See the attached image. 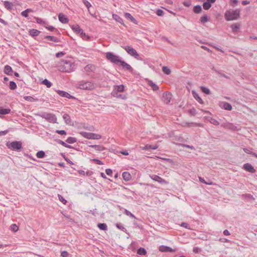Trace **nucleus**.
I'll return each mask as SVG.
<instances>
[{
    "instance_id": "obj_1",
    "label": "nucleus",
    "mask_w": 257,
    "mask_h": 257,
    "mask_svg": "<svg viewBox=\"0 0 257 257\" xmlns=\"http://www.w3.org/2000/svg\"><path fill=\"white\" fill-rule=\"evenodd\" d=\"M240 12L239 9L227 11L224 15L225 18L227 21L237 20L240 16Z\"/></svg>"
},
{
    "instance_id": "obj_2",
    "label": "nucleus",
    "mask_w": 257,
    "mask_h": 257,
    "mask_svg": "<svg viewBox=\"0 0 257 257\" xmlns=\"http://www.w3.org/2000/svg\"><path fill=\"white\" fill-rule=\"evenodd\" d=\"M6 146L9 149L17 152H20L22 149V142L18 141L8 142L6 143Z\"/></svg>"
},
{
    "instance_id": "obj_3",
    "label": "nucleus",
    "mask_w": 257,
    "mask_h": 257,
    "mask_svg": "<svg viewBox=\"0 0 257 257\" xmlns=\"http://www.w3.org/2000/svg\"><path fill=\"white\" fill-rule=\"evenodd\" d=\"M106 59L110 61L111 62L114 63L118 66L121 59L118 56L114 55L112 52H107L106 53Z\"/></svg>"
},
{
    "instance_id": "obj_4",
    "label": "nucleus",
    "mask_w": 257,
    "mask_h": 257,
    "mask_svg": "<svg viewBox=\"0 0 257 257\" xmlns=\"http://www.w3.org/2000/svg\"><path fill=\"white\" fill-rule=\"evenodd\" d=\"M74 64L69 61L66 60L63 65L60 66V70L64 72L69 73L73 71Z\"/></svg>"
},
{
    "instance_id": "obj_5",
    "label": "nucleus",
    "mask_w": 257,
    "mask_h": 257,
    "mask_svg": "<svg viewBox=\"0 0 257 257\" xmlns=\"http://www.w3.org/2000/svg\"><path fill=\"white\" fill-rule=\"evenodd\" d=\"M80 134L82 137L87 139L99 140L101 138V135L92 133L81 132Z\"/></svg>"
},
{
    "instance_id": "obj_6",
    "label": "nucleus",
    "mask_w": 257,
    "mask_h": 257,
    "mask_svg": "<svg viewBox=\"0 0 257 257\" xmlns=\"http://www.w3.org/2000/svg\"><path fill=\"white\" fill-rule=\"evenodd\" d=\"M79 88L84 90H92L94 88V86L93 83L91 81H82L79 84Z\"/></svg>"
},
{
    "instance_id": "obj_7",
    "label": "nucleus",
    "mask_w": 257,
    "mask_h": 257,
    "mask_svg": "<svg viewBox=\"0 0 257 257\" xmlns=\"http://www.w3.org/2000/svg\"><path fill=\"white\" fill-rule=\"evenodd\" d=\"M39 115L50 122H55L57 120V118L55 115L50 113L43 112Z\"/></svg>"
},
{
    "instance_id": "obj_8",
    "label": "nucleus",
    "mask_w": 257,
    "mask_h": 257,
    "mask_svg": "<svg viewBox=\"0 0 257 257\" xmlns=\"http://www.w3.org/2000/svg\"><path fill=\"white\" fill-rule=\"evenodd\" d=\"M118 66L121 67L123 70H127L130 72H132L133 71V68L131 66V65L123 60H121L120 62L118 64Z\"/></svg>"
},
{
    "instance_id": "obj_9",
    "label": "nucleus",
    "mask_w": 257,
    "mask_h": 257,
    "mask_svg": "<svg viewBox=\"0 0 257 257\" xmlns=\"http://www.w3.org/2000/svg\"><path fill=\"white\" fill-rule=\"evenodd\" d=\"M150 177L152 180L157 181L161 184H166L168 183V182L165 179L162 178L158 175L153 174L150 175Z\"/></svg>"
},
{
    "instance_id": "obj_10",
    "label": "nucleus",
    "mask_w": 257,
    "mask_h": 257,
    "mask_svg": "<svg viewBox=\"0 0 257 257\" xmlns=\"http://www.w3.org/2000/svg\"><path fill=\"white\" fill-rule=\"evenodd\" d=\"M123 49L129 54L130 55L132 56H138V53L137 51L134 49L133 48L130 46H125L123 47Z\"/></svg>"
},
{
    "instance_id": "obj_11",
    "label": "nucleus",
    "mask_w": 257,
    "mask_h": 257,
    "mask_svg": "<svg viewBox=\"0 0 257 257\" xmlns=\"http://www.w3.org/2000/svg\"><path fill=\"white\" fill-rule=\"evenodd\" d=\"M172 94L170 92H165L162 96L163 101L166 104H168L171 99Z\"/></svg>"
},
{
    "instance_id": "obj_12",
    "label": "nucleus",
    "mask_w": 257,
    "mask_h": 257,
    "mask_svg": "<svg viewBox=\"0 0 257 257\" xmlns=\"http://www.w3.org/2000/svg\"><path fill=\"white\" fill-rule=\"evenodd\" d=\"M243 169L251 173H254L256 172L255 169L253 168L251 164L248 163H245L243 165Z\"/></svg>"
},
{
    "instance_id": "obj_13",
    "label": "nucleus",
    "mask_w": 257,
    "mask_h": 257,
    "mask_svg": "<svg viewBox=\"0 0 257 257\" xmlns=\"http://www.w3.org/2000/svg\"><path fill=\"white\" fill-rule=\"evenodd\" d=\"M159 250L161 252H174L175 251V249H172L171 247L169 246H167L165 245H161L159 247Z\"/></svg>"
},
{
    "instance_id": "obj_14",
    "label": "nucleus",
    "mask_w": 257,
    "mask_h": 257,
    "mask_svg": "<svg viewBox=\"0 0 257 257\" xmlns=\"http://www.w3.org/2000/svg\"><path fill=\"white\" fill-rule=\"evenodd\" d=\"M84 69L87 74H89V73L94 71L96 67L94 65L89 64L84 67Z\"/></svg>"
},
{
    "instance_id": "obj_15",
    "label": "nucleus",
    "mask_w": 257,
    "mask_h": 257,
    "mask_svg": "<svg viewBox=\"0 0 257 257\" xmlns=\"http://www.w3.org/2000/svg\"><path fill=\"white\" fill-rule=\"evenodd\" d=\"M59 20L63 24H66L68 22V18L63 13H60L58 16Z\"/></svg>"
},
{
    "instance_id": "obj_16",
    "label": "nucleus",
    "mask_w": 257,
    "mask_h": 257,
    "mask_svg": "<svg viewBox=\"0 0 257 257\" xmlns=\"http://www.w3.org/2000/svg\"><path fill=\"white\" fill-rule=\"evenodd\" d=\"M220 106L227 110H231L232 109L231 105L230 103L226 102H221L220 105Z\"/></svg>"
},
{
    "instance_id": "obj_17",
    "label": "nucleus",
    "mask_w": 257,
    "mask_h": 257,
    "mask_svg": "<svg viewBox=\"0 0 257 257\" xmlns=\"http://www.w3.org/2000/svg\"><path fill=\"white\" fill-rule=\"evenodd\" d=\"M4 71L5 73H6V74H7L8 75H13V69H12V67L8 65H7L5 66Z\"/></svg>"
},
{
    "instance_id": "obj_18",
    "label": "nucleus",
    "mask_w": 257,
    "mask_h": 257,
    "mask_svg": "<svg viewBox=\"0 0 257 257\" xmlns=\"http://www.w3.org/2000/svg\"><path fill=\"white\" fill-rule=\"evenodd\" d=\"M63 118L66 124L73 125V123L71 121V118L69 114H68L67 113H65L63 115Z\"/></svg>"
},
{
    "instance_id": "obj_19",
    "label": "nucleus",
    "mask_w": 257,
    "mask_h": 257,
    "mask_svg": "<svg viewBox=\"0 0 257 257\" xmlns=\"http://www.w3.org/2000/svg\"><path fill=\"white\" fill-rule=\"evenodd\" d=\"M40 33L41 32L40 31L34 29H30L29 31V35L32 37L38 36Z\"/></svg>"
},
{
    "instance_id": "obj_20",
    "label": "nucleus",
    "mask_w": 257,
    "mask_h": 257,
    "mask_svg": "<svg viewBox=\"0 0 257 257\" xmlns=\"http://www.w3.org/2000/svg\"><path fill=\"white\" fill-rule=\"evenodd\" d=\"M11 110L10 108H4L2 107H0V117L2 118L1 115H6L10 113Z\"/></svg>"
},
{
    "instance_id": "obj_21",
    "label": "nucleus",
    "mask_w": 257,
    "mask_h": 257,
    "mask_svg": "<svg viewBox=\"0 0 257 257\" xmlns=\"http://www.w3.org/2000/svg\"><path fill=\"white\" fill-rule=\"evenodd\" d=\"M122 176L123 180L125 181H129L132 179V176L128 172H124Z\"/></svg>"
},
{
    "instance_id": "obj_22",
    "label": "nucleus",
    "mask_w": 257,
    "mask_h": 257,
    "mask_svg": "<svg viewBox=\"0 0 257 257\" xmlns=\"http://www.w3.org/2000/svg\"><path fill=\"white\" fill-rule=\"evenodd\" d=\"M44 39L56 43L60 42V40L59 39L52 36H46L44 37Z\"/></svg>"
},
{
    "instance_id": "obj_23",
    "label": "nucleus",
    "mask_w": 257,
    "mask_h": 257,
    "mask_svg": "<svg viewBox=\"0 0 257 257\" xmlns=\"http://www.w3.org/2000/svg\"><path fill=\"white\" fill-rule=\"evenodd\" d=\"M124 90V86L123 84H121L119 85H115L114 86V89L113 91H116V93L123 92Z\"/></svg>"
},
{
    "instance_id": "obj_24",
    "label": "nucleus",
    "mask_w": 257,
    "mask_h": 257,
    "mask_svg": "<svg viewBox=\"0 0 257 257\" xmlns=\"http://www.w3.org/2000/svg\"><path fill=\"white\" fill-rule=\"evenodd\" d=\"M192 94L194 98L200 103L203 104L204 103L203 101L201 99V98L199 96L198 93L194 91H192Z\"/></svg>"
},
{
    "instance_id": "obj_25",
    "label": "nucleus",
    "mask_w": 257,
    "mask_h": 257,
    "mask_svg": "<svg viewBox=\"0 0 257 257\" xmlns=\"http://www.w3.org/2000/svg\"><path fill=\"white\" fill-rule=\"evenodd\" d=\"M125 17L126 18L129 19L132 22L135 24H138V21L132 16V15L128 13L125 14Z\"/></svg>"
},
{
    "instance_id": "obj_26",
    "label": "nucleus",
    "mask_w": 257,
    "mask_h": 257,
    "mask_svg": "<svg viewBox=\"0 0 257 257\" xmlns=\"http://www.w3.org/2000/svg\"><path fill=\"white\" fill-rule=\"evenodd\" d=\"M89 147L95 149L97 151H102L105 150V148L103 146L91 145L89 146Z\"/></svg>"
},
{
    "instance_id": "obj_27",
    "label": "nucleus",
    "mask_w": 257,
    "mask_h": 257,
    "mask_svg": "<svg viewBox=\"0 0 257 257\" xmlns=\"http://www.w3.org/2000/svg\"><path fill=\"white\" fill-rule=\"evenodd\" d=\"M79 35L81 38H82L84 40L89 41L90 39V36L86 35L85 33L84 32L83 30H82L79 33Z\"/></svg>"
},
{
    "instance_id": "obj_28",
    "label": "nucleus",
    "mask_w": 257,
    "mask_h": 257,
    "mask_svg": "<svg viewBox=\"0 0 257 257\" xmlns=\"http://www.w3.org/2000/svg\"><path fill=\"white\" fill-rule=\"evenodd\" d=\"M5 7L8 10H11L13 8V4L12 3L9 1H5L4 2Z\"/></svg>"
},
{
    "instance_id": "obj_29",
    "label": "nucleus",
    "mask_w": 257,
    "mask_h": 257,
    "mask_svg": "<svg viewBox=\"0 0 257 257\" xmlns=\"http://www.w3.org/2000/svg\"><path fill=\"white\" fill-rule=\"evenodd\" d=\"M148 84L151 87L152 89L154 91H157L159 89V87L157 84L154 83L152 80H149L148 81Z\"/></svg>"
},
{
    "instance_id": "obj_30",
    "label": "nucleus",
    "mask_w": 257,
    "mask_h": 257,
    "mask_svg": "<svg viewBox=\"0 0 257 257\" xmlns=\"http://www.w3.org/2000/svg\"><path fill=\"white\" fill-rule=\"evenodd\" d=\"M73 31L77 34H79L80 31L82 30L78 25H74L71 27Z\"/></svg>"
},
{
    "instance_id": "obj_31",
    "label": "nucleus",
    "mask_w": 257,
    "mask_h": 257,
    "mask_svg": "<svg viewBox=\"0 0 257 257\" xmlns=\"http://www.w3.org/2000/svg\"><path fill=\"white\" fill-rule=\"evenodd\" d=\"M158 146L157 145H146L143 148V150H156L158 148Z\"/></svg>"
},
{
    "instance_id": "obj_32",
    "label": "nucleus",
    "mask_w": 257,
    "mask_h": 257,
    "mask_svg": "<svg viewBox=\"0 0 257 257\" xmlns=\"http://www.w3.org/2000/svg\"><path fill=\"white\" fill-rule=\"evenodd\" d=\"M239 27L240 25L239 24H234L231 25V29L232 30V32L235 33H237L238 31Z\"/></svg>"
},
{
    "instance_id": "obj_33",
    "label": "nucleus",
    "mask_w": 257,
    "mask_h": 257,
    "mask_svg": "<svg viewBox=\"0 0 257 257\" xmlns=\"http://www.w3.org/2000/svg\"><path fill=\"white\" fill-rule=\"evenodd\" d=\"M45 27L51 32H55L56 34H60L59 31L57 29L54 28L53 26H48V25H46Z\"/></svg>"
},
{
    "instance_id": "obj_34",
    "label": "nucleus",
    "mask_w": 257,
    "mask_h": 257,
    "mask_svg": "<svg viewBox=\"0 0 257 257\" xmlns=\"http://www.w3.org/2000/svg\"><path fill=\"white\" fill-rule=\"evenodd\" d=\"M97 227L102 230L105 231L107 229V226L104 223H100L97 224Z\"/></svg>"
},
{
    "instance_id": "obj_35",
    "label": "nucleus",
    "mask_w": 257,
    "mask_h": 257,
    "mask_svg": "<svg viewBox=\"0 0 257 257\" xmlns=\"http://www.w3.org/2000/svg\"><path fill=\"white\" fill-rule=\"evenodd\" d=\"M202 11V8L200 5H196L193 8V12L196 14H199Z\"/></svg>"
},
{
    "instance_id": "obj_36",
    "label": "nucleus",
    "mask_w": 257,
    "mask_h": 257,
    "mask_svg": "<svg viewBox=\"0 0 257 257\" xmlns=\"http://www.w3.org/2000/svg\"><path fill=\"white\" fill-rule=\"evenodd\" d=\"M112 17L116 22L121 24H123V20L118 15L116 14H113L112 15Z\"/></svg>"
},
{
    "instance_id": "obj_37",
    "label": "nucleus",
    "mask_w": 257,
    "mask_h": 257,
    "mask_svg": "<svg viewBox=\"0 0 257 257\" xmlns=\"http://www.w3.org/2000/svg\"><path fill=\"white\" fill-rule=\"evenodd\" d=\"M35 19H36V22L39 24L42 25L44 26V27L46 25H48L47 22L43 21V19H42L40 18H35Z\"/></svg>"
},
{
    "instance_id": "obj_38",
    "label": "nucleus",
    "mask_w": 257,
    "mask_h": 257,
    "mask_svg": "<svg viewBox=\"0 0 257 257\" xmlns=\"http://www.w3.org/2000/svg\"><path fill=\"white\" fill-rule=\"evenodd\" d=\"M76 142V138L72 137H68L66 140V142L70 144H73Z\"/></svg>"
},
{
    "instance_id": "obj_39",
    "label": "nucleus",
    "mask_w": 257,
    "mask_h": 257,
    "mask_svg": "<svg viewBox=\"0 0 257 257\" xmlns=\"http://www.w3.org/2000/svg\"><path fill=\"white\" fill-rule=\"evenodd\" d=\"M111 95L113 97H115L117 98H121L123 99L126 98V96H123L122 94H118L117 93H116V91H112L111 92Z\"/></svg>"
},
{
    "instance_id": "obj_40",
    "label": "nucleus",
    "mask_w": 257,
    "mask_h": 257,
    "mask_svg": "<svg viewBox=\"0 0 257 257\" xmlns=\"http://www.w3.org/2000/svg\"><path fill=\"white\" fill-rule=\"evenodd\" d=\"M137 253L140 255H145L147 253V251L144 248L140 247L137 250Z\"/></svg>"
},
{
    "instance_id": "obj_41",
    "label": "nucleus",
    "mask_w": 257,
    "mask_h": 257,
    "mask_svg": "<svg viewBox=\"0 0 257 257\" xmlns=\"http://www.w3.org/2000/svg\"><path fill=\"white\" fill-rule=\"evenodd\" d=\"M210 18L206 15H204L200 18V22L202 23H205L209 21Z\"/></svg>"
},
{
    "instance_id": "obj_42",
    "label": "nucleus",
    "mask_w": 257,
    "mask_h": 257,
    "mask_svg": "<svg viewBox=\"0 0 257 257\" xmlns=\"http://www.w3.org/2000/svg\"><path fill=\"white\" fill-rule=\"evenodd\" d=\"M45 156V153L44 151H38L37 154H36V157L38 158H39V159H42V158H44Z\"/></svg>"
},
{
    "instance_id": "obj_43",
    "label": "nucleus",
    "mask_w": 257,
    "mask_h": 257,
    "mask_svg": "<svg viewBox=\"0 0 257 257\" xmlns=\"http://www.w3.org/2000/svg\"><path fill=\"white\" fill-rule=\"evenodd\" d=\"M162 71L167 75L170 74L171 72L170 69L167 66H163L162 67Z\"/></svg>"
},
{
    "instance_id": "obj_44",
    "label": "nucleus",
    "mask_w": 257,
    "mask_h": 257,
    "mask_svg": "<svg viewBox=\"0 0 257 257\" xmlns=\"http://www.w3.org/2000/svg\"><path fill=\"white\" fill-rule=\"evenodd\" d=\"M208 120L211 123L215 125H218L219 124V121L213 117H209L208 118Z\"/></svg>"
},
{
    "instance_id": "obj_45",
    "label": "nucleus",
    "mask_w": 257,
    "mask_h": 257,
    "mask_svg": "<svg viewBox=\"0 0 257 257\" xmlns=\"http://www.w3.org/2000/svg\"><path fill=\"white\" fill-rule=\"evenodd\" d=\"M42 83L46 85L48 88H50L52 86V83L47 79H45L43 80Z\"/></svg>"
},
{
    "instance_id": "obj_46",
    "label": "nucleus",
    "mask_w": 257,
    "mask_h": 257,
    "mask_svg": "<svg viewBox=\"0 0 257 257\" xmlns=\"http://www.w3.org/2000/svg\"><path fill=\"white\" fill-rule=\"evenodd\" d=\"M211 7V4L208 3L207 1L205 2L203 4V8L205 10H209Z\"/></svg>"
},
{
    "instance_id": "obj_47",
    "label": "nucleus",
    "mask_w": 257,
    "mask_h": 257,
    "mask_svg": "<svg viewBox=\"0 0 257 257\" xmlns=\"http://www.w3.org/2000/svg\"><path fill=\"white\" fill-rule=\"evenodd\" d=\"M30 12H32V10L30 9H28L24 11H23L21 13L22 16L27 18L28 17L29 13Z\"/></svg>"
},
{
    "instance_id": "obj_48",
    "label": "nucleus",
    "mask_w": 257,
    "mask_h": 257,
    "mask_svg": "<svg viewBox=\"0 0 257 257\" xmlns=\"http://www.w3.org/2000/svg\"><path fill=\"white\" fill-rule=\"evenodd\" d=\"M200 88H201V91L205 94H208V95L210 94V91L208 88H207L205 86H201L200 87Z\"/></svg>"
},
{
    "instance_id": "obj_49",
    "label": "nucleus",
    "mask_w": 257,
    "mask_h": 257,
    "mask_svg": "<svg viewBox=\"0 0 257 257\" xmlns=\"http://www.w3.org/2000/svg\"><path fill=\"white\" fill-rule=\"evenodd\" d=\"M24 98L25 100L30 102H34L37 100V99H35L31 96H24Z\"/></svg>"
},
{
    "instance_id": "obj_50",
    "label": "nucleus",
    "mask_w": 257,
    "mask_h": 257,
    "mask_svg": "<svg viewBox=\"0 0 257 257\" xmlns=\"http://www.w3.org/2000/svg\"><path fill=\"white\" fill-rule=\"evenodd\" d=\"M9 87L11 90H15L17 88V84L14 81H11L10 82Z\"/></svg>"
},
{
    "instance_id": "obj_51",
    "label": "nucleus",
    "mask_w": 257,
    "mask_h": 257,
    "mask_svg": "<svg viewBox=\"0 0 257 257\" xmlns=\"http://www.w3.org/2000/svg\"><path fill=\"white\" fill-rule=\"evenodd\" d=\"M188 113L191 115L195 116L197 114V111L195 108L193 107L188 110Z\"/></svg>"
},
{
    "instance_id": "obj_52",
    "label": "nucleus",
    "mask_w": 257,
    "mask_h": 257,
    "mask_svg": "<svg viewBox=\"0 0 257 257\" xmlns=\"http://www.w3.org/2000/svg\"><path fill=\"white\" fill-rule=\"evenodd\" d=\"M56 91L57 93L62 97H66L67 95V92L64 91L58 90Z\"/></svg>"
},
{
    "instance_id": "obj_53",
    "label": "nucleus",
    "mask_w": 257,
    "mask_h": 257,
    "mask_svg": "<svg viewBox=\"0 0 257 257\" xmlns=\"http://www.w3.org/2000/svg\"><path fill=\"white\" fill-rule=\"evenodd\" d=\"M10 228L14 232H17L19 229V227L16 224H12Z\"/></svg>"
},
{
    "instance_id": "obj_54",
    "label": "nucleus",
    "mask_w": 257,
    "mask_h": 257,
    "mask_svg": "<svg viewBox=\"0 0 257 257\" xmlns=\"http://www.w3.org/2000/svg\"><path fill=\"white\" fill-rule=\"evenodd\" d=\"M61 156L64 159V160L70 164H74L73 163L70 161L68 158H67L64 153H61Z\"/></svg>"
},
{
    "instance_id": "obj_55",
    "label": "nucleus",
    "mask_w": 257,
    "mask_h": 257,
    "mask_svg": "<svg viewBox=\"0 0 257 257\" xmlns=\"http://www.w3.org/2000/svg\"><path fill=\"white\" fill-rule=\"evenodd\" d=\"M124 213L127 215V216H129L132 218H136V217L130 211H129L128 210H126V209H125L124 210Z\"/></svg>"
},
{
    "instance_id": "obj_56",
    "label": "nucleus",
    "mask_w": 257,
    "mask_h": 257,
    "mask_svg": "<svg viewBox=\"0 0 257 257\" xmlns=\"http://www.w3.org/2000/svg\"><path fill=\"white\" fill-rule=\"evenodd\" d=\"M213 70L216 72L217 73V74H219L220 76L224 77V78H227V79H229V77L228 76H227V75H226L225 74H223V73H220L219 71H218L217 70L214 69V68H213Z\"/></svg>"
},
{
    "instance_id": "obj_57",
    "label": "nucleus",
    "mask_w": 257,
    "mask_h": 257,
    "mask_svg": "<svg viewBox=\"0 0 257 257\" xmlns=\"http://www.w3.org/2000/svg\"><path fill=\"white\" fill-rule=\"evenodd\" d=\"M183 5L186 7H189L191 5V2L190 0L185 1L183 2Z\"/></svg>"
},
{
    "instance_id": "obj_58",
    "label": "nucleus",
    "mask_w": 257,
    "mask_h": 257,
    "mask_svg": "<svg viewBox=\"0 0 257 257\" xmlns=\"http://www.w3.org/2000/svg\"><path fill=\"white\" fill-rule=\"evenodd\" d=\"M156 13L158 16H162L164 14V12L161 9H158Z\"/></svg>"
},
{
    "instance_id": "obj_59",
    "label": "nucleus",
    "mask_w": 257,
    "mask_h": 257,
    "mask_svg": "<svg viewBox=\"0 0 257 257\" xmlns=\"http://www.w3.org/2000/svg\"><path fill=\"white\" fill-rule=\"evenodd\" d=\"M59 200L63 203L64 204H66L67 202V200H65L61 195H58Z\"/></svg>"
},
{
    "instance_id": "obj_60",
    "label": "nucleus",
    "mask_w": 257,
    "mask_h": 257,
    "mask_svg": "<svg viewBox=\"0 0 257 257\" xmlns=\"http://www.w3.org/2000/svg\"><path fill=\"white\" fill-rule=\"evenodd\" d=\"M56 133L60 135H66L67 134L66 132L64 130H56Z\"/></svg>"
},
{
    "instance_id": "obj_61",
    "label": "nucleus",
    "mask_w": 257,
    "mask_h": 257,
    "mask_svg": "<svg viewBox=\"0 0 257 257\" xmlns=\"http://www.w3.org/2000/svg\"><path fill=\"white\" fill-rule=\"evenodd\" d=\"M56 141L58 144L61 145L64 147H66V146L67 145V144L62 140H56Z\"/></svg>"
},
{
    "instance_id": "obj_62",
    "label": "nucleus",
    "mask_w": 257,
    "mask_h": 257,
    "mask_svg": "<svg viewBox=\"0 0 257 257\" xmlns=\"http://www.w3.org/2000/svg\"><path fill=\"white\" fill-rule=\"evenodd\" d=\"M116 226L117 228L123 231L125 229L123 225L121 223H117Z\"/></svg>"
},
{
    "instance_id": "obj_63",
    "label": "nucleus",
    "mask_w": 257,
    "mask_h": 257,
    "mask_svg": "<svg viewBox=\"0 0 257 257\" xmlns=\"http://www.w3.org/2000/svg\"><path fill=\"white\" fill-rule=\"evenodd\" d=\"M61 256L62 257H68L69 253H68V252L67 251H62L61 252Z\"/></svg>"
},
{
    "instance_id": "obj_64",
    "label": "nucleus",
    "mask_w": 257,
    "mask_h": 257,
    "mask_svg": "<svg viewBox=\"0 0 257 257\" xmlns=\"http://www.w3.org/2000/svg\"><path fill=\"white\" fill-rule=\"evenodd\" d=\"M106 174L109 176H111L112 174V171L110 169H107L105 170Z\"/></svg>"
}]
</instances>
